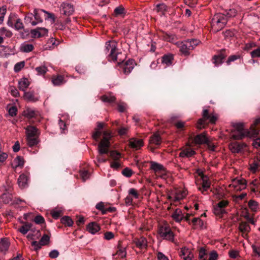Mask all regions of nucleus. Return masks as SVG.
Wrapping results in <instances>:
<instances>
[{
  "instance_id": "nucleus-1",
  "label": "nucleus",
  "mask_w": 260,
  "mask_h": 260,
  "mask_svg": "<svg viewBox=\"0 0 260 260\" xmlns=\"http://www.w3.org/2000/svg\"><path fill=\"white\" fill-rule=\"evenodd\" d=\"M218 118V114L214 113H209L208 109H204L202 112V117L199 119L197 122V127L198 129H202L204 127L206 121L209 120V122L214 124Z\"/></svg>"
},
{
  "instance_id": "nucleus-2",
  "label": "nucleus",
  "mask_w": 260,
  "mask_h": 260,
  "mask_svg": "<svg viewBox=\"0 0 260 260\" xmlns=\"http://www.w3.org/2000/svg\"><path fill=\"white\" fill-rule=\"evenodd\" d=\"M228 19L224 14L218 13L215 14L212 20L211 25L212 31L217 32L221 30L226 24Z\"/></svg>"
},
{
  "instance_id": "nucleus-3",
  "label": "nucleus",
  "mask_w": 260,
  "mask_h": 260,
  "mask_svg": "<svg viewBox=\"0 0 260 260\" xmlns=\"http://www.w3.org/2000/svg\"><path fill=\"white\" fill-rule=\"evenodd\" d=\"M105 52L106 54L109 52L108 55L109 61H116L118 59L117 56L120 54L118 51L116 43L111 41L106 43Z\"/></svg>"
},
{
  "instance_id": "nucleus-4",
  "label": "nucleus",
  "mask_w": 260,
  "mask_h": 260,
  "mask_svg": "<svg viewBox=\"0 0 260 260\" xmlns=\"http://www.w3.org/2000/svg\"><path fill=\"white\" fill-rule=\"evenodd\" d=\"M103 135V138L98 145V150L100 155L107 154L109 152V147L110 146L109 139L111 138L110 134L107 131H104Z\"/></svg>"
},
{
  "instance_id": "nucleus-5",
  "label": "nucleus",
  "mask_w": 260,
  "mask_h": 260,
  "mask_svg": "<svg viewBox=\"0 0 260 260\" xmlns=\"http://www.w3.org/2000/svg\"><path fill=\"white\" fill-rule=\"evenodd\" d=\"M158 234L163 239L173 241L174 235L170 226L167 224H164L159 227Z\"/></svg>"
},
{
  "instance_id": "nucleus-6",
  "label": "nucleus",
  "mask_w": 260,
  "mask_h": 260,
  "mask_svg": "<svg viewBox=\"0 0 260 260\" xmlns=\"http://www.w3.org/2000/svg\"><path fill=\"white\" fill-rule=\"evenodd\" d=\"M258 134V131L253 128L251 132H243L233 130L231 134V137L234 140H241L245 137H254Z\"/></svg>"
},
{
  "instance_id": "nucleus-7",
  "label": "nucleus",
  "mask_w": 260,
  "mask_h": 260,
  "mask_svg": "<svg viewBox=\"0 0 260 260\" xmlns=\"http://www.w3.org/2000/svg\"><path fill=\"white\" fill-rule=\"evenodd\" d=\"M118 64L122 68L123 73L127 75L133 70L135 65V62L133 59H128L124 63L119 62Z\"/></svg>"
},
{
  "instance_id": "nucleus-8",
  "label": "nucleus",
  "mask_w": 260,
  "mask_h": 260,
  "mask_svg": "<svg viewBox=\"0 0 260 260\" xmlns=\"http://www.w3.org/2000/svg\"><path fill=\"white\" fill-rule=\"evenodd\" d=\"M230 187H233L236 190L241 191L246 188V181L243 178H235L230 185Z\"/></svg>"
},
{
  "instance_id": "nucleus-9",
  "label": "nucleus",
  "mask_w": 260,
  "mask_h": 260,
  "mask_svg": "<svg viewBox=\"0 0 260 260\" xmlns=\"http://www.w3.org/2000/svg\"><path fill=\"white\" fill-rule=\"evenodd\" d=\"M190 44L187 41L183 42H178L176 43V45L179 48V51L185 56L189 54V51L191 50L190 47Z\"/></svg>"
},
{
  "instance_id": "nucleus-10",
  "label": "nucleus",
  "mask_w": 260,
  "mask_h": 260,
  "mask_svg": "<svg viewBox=\"0 0 260 260\" xmlns=\"http://www.w3.org/2000/svg\"><path fill=\"white\" fill-rule=\"evenodd\" d=\"M1 200L5 204H20L21 202H24V201L18 199L16 198L14 200H13V196L12 194L10 193H4L1 196Z\"/></svg>"
},
{
  "instance_id": "nucleus-11",
  "label": "nucleus",
  "mask_w": 260,
  "mask_h": 260,
  "mask_svg": "<svg viewBox=\"0 0 260 260\" xmlns=\"http://www.w3.org/2000/svg\"><path fill=\"white\" fill-rule=\"evenodd\" d=\"M227 56L225 49H222L220 52L215 55L213 57V62L216 66H218L223 63V59Z\"/></svg>"
},
{
  "instance_id": "nucleus-12",
  "label": "nucleus",
  "mask_w": 260,
  "mask_h": 260,
  "mask_svg": "<svg viewBox=\"0 0 260 260\" xmlns=\"http://www.w3.org/2000/svg\"><path fill=\"white\" fill-rule=\"evenodd\" d=\"M61 12L65 15H71L74 12V6L70 4L63 3L61 5Z\"/></svg>"
},
{
  "instance_id": "nucleus-13",
  "label": "nucleus",
  "mask_w": 260,
  "mask_h": 260,
  "mask_svg": "<svg viewBox=\"0 0 260 260\" xmlns=\"http://www.w3.org/2000/svg\"><path fill=\"white\" fill-rule=\"evenodd\" d=\"M128 142L130 147L135 150L140 149L144 145V142L142 139L135 138H131Z\"/></svg>"
},
{
  "instance_id": "nucleus-14",
  "label": "nucleus",
  "mask_w": 260,
  "mask_h": 260,
  "mask_svg": "<svg viewBox=\"0 0 260 260\" xmlns=\"http://www.w3.org/2000/svg\"><path fill=\"white\" fill-rule=\"evenodd\" d=\"M179 255L183 260H192L193 254L190 250L185 247L181 249Z\"/></svg>"
},
{
  "instance_id": "nucleus-15",
  "label": "nucleus",
  "mask_w": 260,
  "mask_h": 260,
  "mask_svg": "<svg viewBox=\"0 0 260 260\" xmlns=\"http://www.w3.org/2000/svg\"><path fill=\"white\" fill-rule=\"evenodd\" d=\"M245 146V144L238 142H233L229 145V148L233 153L240 152Z\"/></svg>"
},
{
  "instance_id": "nucleus-16",
  "label": "nucleus",
  "mask_w": 260,
  "mask_h": 260,
  "mask_svg": "<svg viewBox=\"0 0 260 260\" xmlns=\"http://www.w3.org/2000/svg\"><path fill=\"white\" fill-rule=\"evenodd\" d=\"M208 138L206 137L205 133H203L197 135L193 139V143L195 144H203L208 143Z\"/></svg>"
},
{
  "instance_id": "nucleus-17",
  "label": "nucleus",
  "mask_w": 260,
  "mask_h": 260,
  "mask_svg": "<svg viewBox=\"0 0 260 260\" xmlns=\"http://www.w3.org/2000/svg\"><path fill=\"white\" fill-rule=\"evenodd\" d=\"M99 224L96 222H91L86 226L87 231L91 234H95L100 230Z\"/></svg>"
},
{
  "instance_id": "nucleus-18",
  "label": "nucleus",
  "mask_w": 260,
  "mask_h": 260,
  "mask_svg": "<svg viewBox=\"0 0 260 260\" xmlns=\"http://www.w3.org/2000/svg\"><path fill=\"white\" fill-rule=\"evenodd\" d=\"M51 81L54 86H60L66 82L63 76L58 75L52 77Z\"/></svg>"
},
{
  "instance_id": "nucleus-19",
  "label": "nucleus",
  "mask_w": 260,
  "mask_h": 260,
  "mask_svg": "<svg viewBox=\"0 0 260 260\" xmlns=\"http://www.w3.org/2000/svg\"><path fill=\"white\" fill-rule=\"evenodd\" d=\"M26 137H39L40 133L38 129L34 126H28L26 128Z\"/></svg>"
},
{
  "instance_id": "nucleus-20",
  "label": "nucleus",
  "mask_w": 260,
  "mask_h": 260,
  "mask_svg": "<svg viewBox=\"0 0 260 260\" xmlns=\"http://www.w3.org/2000/svg\"><path fill=\"white\" fill-rule=\"evenodd\" d=\"M196 153L195 151L189 148H186L182 150L179 153V156L181 157H190Z\"/></svg>"
},
{
  "instance_id": "nucleus-21",
  "label": "nucleus",
  "mask_w": 260,
  "mask_h": 260,
  "mask_svg": "<svg viewBox=\"0 0 260 260\" xmlns=\"http://www.w3.org/2000/svg\"><path fill=\"white\" fill-rule=\"evenodd\" d=\"M150 169L153 170L155 173L161 172L165 171L164 167L156 162L151 161Z\"/></svg>"
},
{
  "instance_id": "nucleus-22",
  "label": "nucleus",
  "mask_w": 260,
  "mask_h": 260,
  "mask_svg": "<svg viewBox=\"0 0 260 260\" xmlns=\"http://www.w3.org/2000/svg\"><path fill=\"white\" fill-rule=\"evenodd\" d=\"M24 160L22 157L20 156H17L12 163V166L13 168L16 169L17 168L23 167Z\"/></svg>"
},
{
  "instance_id": "nucleus-23",
  "label": "nucleus",
  "mask_w": 260,
  "mask_h": 260,
  "mask_svg": "<svg viewBox=\"0 0 260 260\" xmlns=\"http://www.w3.org/2000/svg\"><path fill=\"white\" fill-rule=\"evenodd\" d=\"M29 82L28 79L23 78L20 79L18 82L19 89L22 91H25L29 85Z\"/></svg>"
},
{
  "instance_id": "nucleus-24",
  "label": "nucleus",
  "mask_w": 260,
  "mask_h": 260,
  "mask_svg": "<svg viewBox=\"0 0 260 260\" xmlns=\"http://www.w3.org/2000/svg\"><path fill=\"white\" fill-rule=\"evenodd\" d=\"M28 177L22 174L20 175L18 179V184L20 187L23 188L27 185Z\"/></svg>"
},
{
  "instance_id": "nucleus-25",
  "label": "nucleus",
  "mask_w": 260,
  "mask_h": 260,
  "mask_svg": "<svg viewBox=\"0 0 260 260\" xmlns=\"http://www.w3.org/2000/svg\"><path fill=\"white\" fill-rule=\"evenodd\" d=\"M10 242L7 239L3 238L0 241V252L5 253L9 249Z\"/></svg>"
},
{
  "instance_id": "nucleus-26",
  "label": "nucleus",
  "mask_w": 260,
  "mask_h": 260,
  "mask_svg": "<svg viewBox=\"0 0 260 260\" xmlns=\"http://www.w3.org/2000/svg\"><path fill=\"white\" fill-rule=\"evenodd\" d=\"M39 112L34 109L27 108L23 111L24 116L29 119L35 117L38 114Z\"/></svg>"
},
{
  "instance_id": "nucleus-27",
  "label": "nucleus",
  "mask_w": 260,
  "mask_h": 260,
  "mask_svg": "<svg viewBox=\"0 0 260 260\" xmlns=\"http://www.w3.org/2000/svg\"><path fill=\"white\" fill-rule=\"evenodd\" d=\"M173 59L172 54L164 55L161 57V63L166 64V67L170 66L172 64Z\"/></svg>"
},
{
  "instance_id": "nucleus-28",
  "label": "nucleus",
  "mask_w": 260,
  "mask_h": 260,
  "mask_svg": "<svg viewBox=\"0 0 260 260\" xmlns=\"http://www.w3.org/2000/svg\"><path fill=\"white\" fill-rule=\"evenodd\" d=\"M24 98L31 102H36L39 100V99L35 96L34 92L32 91L24 92Z\"/></svg>"
},
{
  "instance_id": "nucleus-29",
  "label": "nucleus",
  "mask_w": 260,
  "mask_h": 260,
  "mask_svg": "<svg viewBox=\"0 0 260 260\" xmlns=\"http://www.w3.org/2000/svg\"><path fill=\"white\" fill-rule=\"evenodd\" d=\"M150 143L159 145L161 143V139L158 133H155L151 136L149 140Z\"/></svg>"
},
{
  "instance_id": "nucleus-30",
  "label": "nucleus",
  "mask_w": 260,
  "mask_h": 260,
  "mask_svg": "<svg viewBox=\"0 0 260 260\" xmlns=\"http://www.w3.org/2000/svg\"><path fill=\"white\" fill-rule=\"evenodd\" d=\"M172 217L176 222H180L183 218L182 211L179 209H177L172 214Z\"/></svg>"
},
{
  "instance_id": "nucleus-31",
  "label": "nucleus",
  "mask_w": 260,
  "mask_h": 260,
  "mask_svg": "<svg viewBox=\"0 0 260 260\" xmlns=\"http://www.w3.org/2000/svg\"><path fill=\"white\" fill-rule=\"evenodd\" d=\"M39 137H26L27 145L29 147H33L37 145L39 142Z\"/></svg>"
},
{
  "instance_id": "nucleus-32",
  "label": "nucleus",
  "mask_w": 260,
  "mask_h": 260,
  "mask_svg": "<svg viewBox=\"0 0 260 260\" xmlns=\"http://www.w3.org/2000/svg\"><path fill=\"white\" fill-rule=\"evenodd\" d=\"M186 196L185 191L179 190L176 192L174 196L173 202H177L183 199Z\"/></svg>"
},
{
  "instance_id": "nucleus-33",
  "label": "nucleus",
  "mask_w": 260,
  "mask_h": 260,
  "mask_svg": "<svg viewBox=\"0 0 260 260\" xmlns=\"http://www.w3.org/2000/svg\"><path fill=\"white\" fill-rule=\"evenodd\" d=\"M210 184L211 183L210 181L207 179H203L202 186L199 187V189L202 193H204V191H207L210 188Z\"/></svg>"
},
{
  "instance_id": "nucleus-34",
  "label": "nucleus",
  "mask_w": 260,
  "mask_h": 260,
  "mask_svg": "<svg viewBox=\"0 0 260 260\" xmlns=\"http://www.w3.org/2000/svg\"><path fill=\"white\" fill-rule=\"evenodd\" d=\"M42 9H35L34 11V17L35 19V21L37 22V24L39 23H41L43 21V19L41 18V13H42Z\"/></svg>"
},
{
  "instance_id": "nucleus-35",
  "label": "nucleus",
  "mask_w": 260,
  "mask_h": 260,
  "mask_svg": "<svg viewBox=\"0 0 260 260\" xmlns=\"http://www.w3.org/2000/svg\"><path fill=\"white\" fill-rule=\"evenodd\" d=\"M239 229L243 233H246L250 231V227L247 222H242L239 224Z\"/></svg>"
},
{
  "instance_id": "nucleus-36",
  "label": "nucleus",
  "mask_w": 260,
  "mask_h": 260,
  "mask_svg": "<svg viewBox=\"0 0 260 260\" xmlns=\"http://www.w3.org/2000/svg\"><path fill=\"white\" fill-rule=\"evenodd\" d=\"M221 14H224L225 17L228 19V18L235 17L237 15V11L235 9H230L225 10L224 13Z\"/></svg>"
},
{
  "instance_id": "nucleus-37",
  "label": "nucleus",
  "mask_w": 260,
  "mask_h": 260,
  "mask_svg": "<svg viewBox=\"0 0 260 260\" xmlns=\"http://www.w3.org/2000/svg\"><path fill=\"white\" fill-rule=\"evenodd\" d=\"M136 244L140 248H145L147 244V240L145 238L141 237L136 241Z\"/></svg>"
},
{
  "instance_id": "nucleus-38",
  "label": "nucleus",
  "mask_w": 260,
  "mask_h": 260,
  "mask_svg": "<svg viewBox=\"0 0 260 260\" xmlns=\"http://www.w3.org/2000/svg\"><path fill=\"white\" fill-rule=\"evenodd\" d=\"M34 47L30 44H22L20 47V50L23 52H29L32 51Z\"/></svg>"
},
{
  "instance_id": "nucleus-39",
  "label": "nucleus",
  "mask_w": 260,
  "mask_h": 260,
  "mask_svg": "<svg viewBox=\"0 0 260 260\" xmlns=\"http://www.w3.org/2000/svg\"><path fill=\"white\" fill-rule=\"evenodd\" d=\"M115 98L110 94L104 95L101 97V100L105 103H112L115 102Z\"/></svg>"
},
{
  "instance_id": "nucleus-40",
  "label": "nucleus",
  "mask_w": 260,
  "mask_h": 260,
  "mask_svg": "<svg viewBox=\"0 0 260 260\" xmlns=\"http://www.w3.org/2000/svg\"><path fill=\"white\" fill-rule=\"evenodd\" d=\"M61 222L68 226H71L73 223L72 219L69 216H64L60 219Z\"/></svg>"
},
{
  "instance_id": "nucleus-41",
  "label": "nucleus",
  "mask_w": 260,
  "mask_h": 260,
  "mask_svg": "<svg viewBox=\"0 0 260 260\" xmlns=\"http://www.w3.org/2000/svg\"><path fill=\"white\" fill-rule=\"evenodd\" d=\"M226 213L225 209L221 208L218 206L216 205L214 207V213L218 216H222L223 214Z\"/></svg>"
},
{
  "instance_id": "nucleus-42",
  "label": "nucleus",
  "mask_w": 260,
  "mask_h": 260,
  "mask_svg": "<svg viewBox=\"0 0 260 260\" xmlns=\"http://www.w3.org/2000/svg\"><path fill=\"white\" fill-rule=\"evenodd\" d=\"M114 13L116 16L125 14V9L122 6H119L115 8Z\"/></svg>"
},
{
  "instance_id": "nucleus-43",
  "label": "nucleus",
  "mask_w": 260,
  "mask_h": 260,
  "mask_svg": "<svg viewBox=\"0 0 260 260\" xmlns=\"http://www.w3.org/2000/svg\"><path fill=\"white\" fill-rule=\"evenodd\" d=\"M33 16L34 15L32 13L29 14L25 17L24 20L26 23H31L32 26H35L37 24V22L35 21H32Z\"/></svg>"
},
{
  "instance_id": "nucleus-44",
  "label": "nucleus",
  "mask_w": 260,
  "mask_h": 260,
  "mask_svg": "<svg viewBox=\"0 0 260 260\" xmlns=\"http://www.w3.org/2000/svg\"><path fill=\"white\" fill-rule=\"evenodd\" d=\"M192 222L194 226L203 228L204 225L203 221L199 217L193 218Z\"/></svg>"
},
{
  "instance_id": "nucleus-45",
  "label": "nucleus",
  "mask_w": 260,
  "mask_h": 260,
  "mask_svg": "<svg viewBox=\"0 0 260 260\" xmlns=\"http://www.w3.org/2000/svg\"><path fill=\"white\" fill-rule=\"evenodd\" d=\"M260 167V162L254 161L253 163L250 165L249 170L253 173L256 172L258 168Z\"/></svg>"
},
{
  "instance_id": "nucleus-46",
  "label": "nucleus",
  "mask_w": 260,
  "mask_h": 260,
  "mask_svg": "<svg viewBox=\"0 0 260 260\" xmlns=\"http://www.w3.org/2000/svg\"><path fill=\"white\" fill-rule=\"evenodd\" d=\"M249 208L254 212H255L258 208V203L254 200H250L248 203Z\"/></svg>"
},
{
  "instance_id": "nucleus-47",
  "label": "nucleus",
  "mask_w": 260,
  "mask_h": 260,
  "mask_svg": "<svg viewBox=\"0 0 260 260\" xmlns=\"http://www.w3.org/2000/svg\"><path fill=\"white\" fill-rule=\"evenodd\" d=\"M240 55L238 54L231 55L228 57L227 60L226 61V63L227 65H230L232 62H234L235 60L240 59Z\"/></svg>"
},
{
  "instance_id": "nucleus-48",
  "label": "nucleus",
  "mask_w": 260,
  "mask_h": 260,
  "mask_svg": "<svg viewBox=\"0 0 260 260\" xmlns=\"http://www.w3.org/2000/svg\"><path fill=\"white\" fill-rule=\"evenodd\" d=\"M35 70L39 75H44L48 71L47 67L45 66L38 67Z\"/></svg>"
},
{
  "instance_id": "nucleus-49",
  "label": "nucleus",
  "mask_w": 260,
  "mask_h": 260,
  "mask_svg": "<svg viewBox=\"0 0 260 260\" xmlns=\"http://www.w3.org/2000/svg\"><path fill=\"white\" fill-rule=\"evenodd\" d=\"M234 128V130L243 131V132H249L247 129L244 128L243 124L242 123H236L233 125ZM251 132V130L250 131Z\"/></svg>"
},
{
  "instance_id": "nucleus-50",
  "label": "nucleus",
  "mask_w": 260,
  "mask_h": 260,
  "mask_svg": "<svg viewBox=\"0 0 260 260\" xmlns=\"http://www.w3.org/2000/svg\"><path fill=\"white\" fill-rule=\"evenodd\" d=\"M50 240V237L47 234H44L42 238H41L40 240L39 241L42 244V246L46 245H47Z\"/></svg>"
},
{
  "instance_id": "nucleus-51",
  "label": "nucleus",
  "mask_w": 260,
  "mask_h": 260,
  "mask_svg": "<svg viewBox=\"0 0 260 260\" xmlns=\"http://www.w3.org/2000/svg\"><path fill=\"white\" fill-rule=\"evenodd\" d=\"M96 208L102 212L103 215L106 214L108 212V210L105 208L104 204L103 202H100L96 205Z\"/></svg>"
},
{
  "instance_id": "nucleus-52",
  "label": "nucleus",
  "mask_w": 260,
  "mask_h": 260,
  "mask_svg": "<svg viewBox=\"0 0 260 260\" xmlns=\"http://www.w3.org/2000/svg\"><path fill=\"white\" fill-rule=\"evenodd\" d=\"M31 225L30 224H26L22 226L19 229L20 232L23 234H26L30 229Z\"/></svg>"
},
{
  "instance_id": "nucleus-53",
  "label": "nucleus",
  "mask_w": 260,
  "mask_h": 260,
  "mask_svg": "<svg viewBox=\"0 0 260 260\" xmlns=\"http://www.w3.org/2000/svg\"><path fill=\"white\" fill-rule=\"evenodd\" d=\"M7 8L6 6H3L0 8V24H2L4 21V18L6 14Z\"/></svg>"
},
{
  "instance_id": "nucleus-54",
  "label": "nucleus",
  "mask_w": 260,
  "mask_h": 260,
  "mask_svg": "<svg viewBox=\"0 0 260 260\" xmlns=\"http://www.w3.org/2000/svg\"><path fill=\"white\" fill-rule=\"evenodd\" d=\"M25 65L24 61H21L17 62L14 66V70L15 72H19L22 68H24Z\"/></svg>"
},
{
  "instance_id": "nucleus-55",
  "label": "nucleus",
  "mask_w": 260,
  "mask_h": 260,
  "mask_svg": "<svg viewBox=\"0 0 260 260\" xmlns=\"http://www.w3.org/2000/svg\"><path fill=\"white\" fill-rule=\"evenodd\" d=\"M101 135H102L101 130L98 129V128H95V132L92 135V138L95 141H98Z\"/></svg>"
},
{
  "instance_id": "nucleus-56",
  "label": "nucleus",
  "mask_w": 260,
  "mask_h": 260,
  "mask_svg": "<svg viewBox=\"0 0 260 260\" xmlns=\"http://www.w3.org/2000/svg\"><path fill=\"white\" fill-rule=\"evenodd\" d=\"M133 171L128 168L124 169L122 171V175L126 177H131L133 175Z\"/></svg>"
},
{
  "instance_id": "nucleus-57",
  "label": "nucleus",
  "mask_w": 260,
  "mask_h": 260,
  "mask_svg": "<svg viewBox=\"0 0 260 260\" xmlns=\"http://www.w3.org/2000/svg\"><path fill=\"white\" fill-rule=\"evenodd\" d=\"M0 34L5 35L7 37H11L12 36V33L11 31L6 29L5 27L0 29Z\"/></svg>"
},
{
  "instance_id": "nucleus-58",
  "label": "nucleus",
  "mask_w": 260,
  "mask_h": 260,
  "mask_svg": "<svg viewBox=\"0 0 260 260\" xmlns=\"http://www.w3.org/2000/svg\"><path fill=\"white\" fill-rule=\"evenodd\" d=\"M41 11H42V12L46 15L45 19H47V20L51 19L53 21V22L55 21V17L53 13H49V12H48L45 10H41Z\"/></svg>"
},
{
  "instance_id": "nucleus-59",
  "label": "nucleus",
  "mask_w": 260,
  "mask_h": 260,
  "mask_svg": "<svg viewBox=\"0 0 260 260\" xmlns=\"http://www.w3.org/2000/svg\"><path fill=\"white\" fill-rule=\"evenodd\" d=\"M187 41L190 44V50L193 49L200 42L199 40L197 39L187 40Z\"/></svg>"
},
{
  "instance_id": "nucleus-60",
  "label": "nucleus",
  "mask_w": 260,
  "mask_h": 260,
  "mask_svg": "<svg viewBox=\"0 0 260 260\" xmlns=\"http://www.w3.org/2000/svg\"><path fill=\"white\" fill-rule=\"evenodd\" d=\"M24 25L20 18L17 19L16 22L15 23V28L17 30H19L23 28Z\"/></svg>"
},
{
  "instance_id": "nucleus-61",
  "label": "nucleus",
  "mask_w": 260,
  "mask_h": 260,
  "mask_svg": "<svg viewBox=\"0 0 260 260\" xmlns=\"http://www.w3.org/2000/svg\"><path fill=\"white\" fill-rule=\"evenodd\" d=\"M30 34L32 38H40L41 35L39 32V27L36 29H31L30 30Z\"/></svg>"
},
{
  "instance_id": "nucleus-62",
  "label": "nucleus",
  "mask_w": 260,
  "mask_h": 260,
  "mask_svg": "<svg viewBox=\"0 0 260 260\" xmlns=\"http://www.w3.org/2000/svg\"><path fill=\"white\" fill-rule=\"evenodd\" d=\"M51 214L54 219H57L61 216V211L60 210H52L51 211Z\"/></svg>"
},
{
  "instance_id": "nucleus-63",
  "label": "nucleus",
  "mask_w": 260,
  "mask_h": 260,
  "mask_svg": "<svg viewBox=\"0 0 260 260\" xmlns=\"http://www.w3.org/2000/svg\"><path fill=\"white\" fill-rule=\"evenodd\" d=\"M120 154L115 151H111L110 152V156L114 160H117L120 157Z\"/></svg>"
},
{
  "instance_id": "nucleus-64",
  "label": "nucleus",
  "mask_w": 260,
  "mask_h": 260,
  "mask_svg": "<svg viewBox=\"0 0 260 260\" xmlns=\"http://www.w3.org/2000/svg\"><path fill=\"white\" fill-rule=\"evenodd\" d=\"M250 54L252 58L260 57V48H257L253 50Z\"/></svg>"
}]
</instances>
